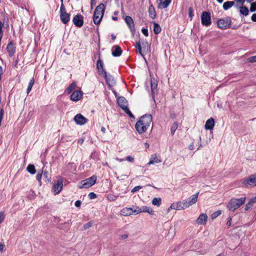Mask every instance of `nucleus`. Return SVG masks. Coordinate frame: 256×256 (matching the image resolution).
<instances>
[{
  "label": "nucleus",
  "mask_w": 256,
  "mask_h": 256,
  "mask_svg": "<svg viewBox=\"0 0 256 256\" xmlns=\"http://www.w3.org/2000/svg\"><path fill=\"white\" fill-rule=\"evenodd\" d=\"M153 127L152 116L150 114H145L140 118L136 124L135 128H148Z\"/></svg>",
  "instance_id": "f257e3e1"
},
{
  "label": "nucleus",
  "mask_w": 256,
  "mask_h": 256,
  "mask_svg": "<svg viewBox=\"0 0 256 256\" xmlns=\"http://www.w3.org/2000/svg\"><path fill=\"white\" fill-rule=\"evenodd\" d=\"M246 200V197L240 198H232L228 202L227 207L230 210L234 212L242 205L245 202Z\"/></svg>",
  "instance_id": "f03ea898"
},
{
  "label": "nucleus",
  "mask_w": 256,
  "mask_h": 256,
  "mask_svg": "<svg viewBox=\"0 0 256 256\" xmlns=\"http://www.w3.org/2000/svg\"><path fill=\"white\" fill-rule=\"evenodd\" d=\"M136 48L137 52L144 57V53L148 52L150 46L146 40L142 39L136 42Z\"/></svg>",
  "instance_id": "7ed1b4c3"
},
{
  "label": "nucleus",
  "mask_w": 256,
  "mask_h": 256,
  "mask_svg": "<svg viewBox=\"0 0 256 256\" xmlns=\"http://www.w3.org/2000/svg\"><path fill=\"white\" fill-rule=\"evenodd\" d=\"M104 10V5L103 4H100L96 8L93 16L94 22L96 24L100 23L103 16Z\"/></svg>",
  "instance_id": "20e7f679"
},
{
  "label": "nucleus",
  "mask_w": 256,
  "mask_h": 256,
  "mask_svg": "<svg viewBox=\"0 0 256 256\" xmlns=\"http://www.w3.org/2000/svg\"><path fill=\"white\" fill-rule=\"evenodd\" d=\"M118 106L127 114L130 118H134V115L128 108V101L123 96L119 97L118 100Z\"/></svg>",
  "instance_id": "39448f33"
},
{
  "label": "nucleus",
  "mask_w": 256,
  "mask_h": 256,
  "mask_svg": "<svg viewBox=\"0 0 256 256\" xmlns=\"http://www.w3.org/2000/svg\"><path fill=\"white\" fill-rule=\"evenodd\" d=\"M96 176H92L80 182V184L78 186L80 188H88L96 184Z\"/></svg>",
  "instance_id": "423d86ee"
},
{
  "label": "nucleus",
  "mask_w": 256,
  "mask_h": 256,
  "mask_svg": "<svg viewBox=\"0 0 256 256\" xmlns=\"http://www.w3.org/2000/svg\"><path fill=\"white\" fill-rule=\"evenodd\" d=\"M60 18L62 22L64 24H67L70 20V14L66 12L64 4H62L60 5Z\"/></svg>",
  "instance_id": "0eeeda50"
},
{
  "label": "nucleus",
  "mask_w": 256,
  "mask_h": 256,
  "mask_svg": "<svg viewBox=\"0 0 256 256\" xmlns=\"http://www.w3.org/2000/svg\"><path fill=\"white\" fill-rule=\"evenodd\" d=\"M201 22L203 26H208L212 24L210 14L209 12H204L201 15Z\"/></svg>",
  "instance_id": "6e6552de"
},
{
  "label": "nucleus",
  "mask_w": 256,
  "mask_h": 256,
  "mask_svg": "<svg viewBox=\"0 0 256 256\" xmlns=\"http://www.w3.org/2000/svg\"><path fill=\"white\" fill-rule=\"evenodd\" d=\"M242 184L245 187L256 186V176L254 174L250 176L248 178H244L242 182Z\"/></svg>",
  "instance_id": "1a4fd4ad"
},
{
  "label": "nucleus",
  "mask_w": 256,
  "mask_h": 256,
  "mask_svg": "<svg viewBox=\"0 0 256 256\" xmlns=\"http://www.w3.org/2000/svg\"><path fill=\"white\" fill-rule=\"evenodd\" d=\"M218 26L221 29H226L231 24V20L229 18H221L218 21Z\"/></svg>",
  "instance_id": "9d476101"
},
{
  "label": "nucleus",
  "mask_w": 256,
  "mask_h": 256,
  "mask_svg": "<svg viewBox=\"0 0 256 256\" xmlns=\"http://www.w3.org/2000/svg\"><path fill=\"white\" fill-rule=\"evenodd\" d=\"M63 186V182L60 179L57 180L56 183L54 184L52 186V190L55 194H59L62 190Z\"/></svg>",
  "instance_id": "9b49d317"
},
{
  "label": "nucleus",
  "mask_w": 256,
  "mask_h": 256,
  "mask_svg": "<svg viewBox=\"0 0 256 256\" xmlns=\"http://www.w3.org/2000/svg\"><path fill=\"white\" fill-rule=\"evenodd\" d=\"M72 22L77 27H81L84 24L83 16L80 14L75 16L72 19Z\"/></svg>",
  "instance_id": "f8f14e48"
},
{
  "label": "nucleus",
  "mask_w": 256,
  "mask_h": 256,
  "mask_svg": "<svg viewBox=\"0 0 256 256\" xmlns=\"http://www.w3.org/2000/svg\"><path fill=\"white\" fill-rule=\"evenodd\" d=\"M74 120L77 124L82 125L87 122V119L80 114H77L74 118Z\"/></svg>",
  "instance_id": "ddd939ff"
},
{
  "label": "nucleus",
  "mask_w": 256,
  "mask_h": 256,
  "mask_svg": "<svg viewBox=\"0 0 256 256\" xmlns=\"http://www.w3.org/2000/svg\"><path fill=\"white\" fill-rule=\"evenodd\" d=\"M82 92L80 90H75L71 94L70 100L72 101L77 102L82 98Z\"/></svg>",
  "instance_id": "4468645a"
},
{
  "label": "nucleus",
  "mask_w": 256,
  "mask_h": 256,
  "mask_svg": "<svg viewBox=\"0 0 256 256\" xmlns=\"http://www.w3.org/2000/svg\"><path fill=\"white\" fill-rule=\"evenodd\" d=\"M125 22L130 28L132 32L134 33L135 32L134 25V20L130 16H126L125 18Z\"/></svg>",
  "instance_id": "2eb2a0df"
},
{
  "label": "nucleus",
  "mask_w": 256,
  "mask_h": 256,
  "mask_svg": "<svg viewBox=\"0 0 256 256\" xmlns=\"http://www.w3.org/2000/svg\"><path fill=\"white\" fill-rule=\"evenodd\" d=\"M104 77L105 78L106 84L110 86H113L115 84V81L113 77L110 75H108L106 72H104Z\"/></svg>",
  "instance_id": "dca6fc26"
},
{
  "label": "nucleus",
  "mask_w": 256,
  "mask_h": 256,
  "mask_svg": "<svg viewBox=\"0 0 256 256\" xmlns=\"http://www.w3.org/2000/svg\"><path fill=\"white\" fill-rule=\"evenodd\" d=\"M208 216L206 214H202L197 218L196 222L198 224H205L207 222Z\"/></svg>",
  "instance_id": "f3484780"
},
{
  "label": "nucleus",
  "mask_w": 256,
  "mask_h": 256,
  "mask_svg": "<svg viewBox=\"0 0 256 256\" xmlns=\"http://www.w3.org/2000/svg\"><path fill=\"white\" fill-rule=\"evenodd\" d=\"M112 56L115 57L119 56L122 54V50L118 46H112Z\"/></svg>",
  "instance_id": "a211bd4d"
},
{
  "label": "nucleus",
  "mask_w": 256,
  "mask_h": 256,
  "mask_svg": "<svg viewBox=\"0 0 256 256\" xmlns=\"http://www.w3.org/2000/svg\"><path fill=\"white\" fill-rule=\"evenodd\" d=\"M198 194L199 192H198L186 200L187 204L188 205V208L196 202Z\"/></svg>",
  "instance_id": "6ab92c4d"
},
{
  "label": "nucleus",
  "mask_w": 256,
  "mask_h": 256,
  "mask_svg": "<svg viewBox=\"0 0 256 256\" xmlns=\"http://www.w3.org/2000/svg\"><path fill=\"white\" fill-rule=\"evenodd\" d=\"M158 8H166L168 6L172 0H158Z\"/></svg>",
  "instance_id": "aec40b11"
},
{
  "label": "nucleus",
  "mask_w": 256,
  "mask_h": 256,
  "mask_svg": "<svg viewBox=\"0 0 256 256\" xmlns=\"http://www.w3.org/2000/svg\"><path fill=\"white\" fill-rule=\"evenodd\" d=\"M157 86L158 84L156 81L154 80L151 81V90H152V96L153 100H154V95L157 94Z\"/></svg>",
  "instance_id": "412c9836"
},
{
  "label": "nucleus",
  "mask_w": 256,
  "mask_h": 256,
  "mask_svg": "<svg viewBox=\"0 0 256 256\" xmlns=\"http://www.w3.org/2000/svg\"><path fill=\"white\" fill-rule=\"evenodd\" d=\"M7 51L9 54L10 56H12L15 52V48L14 47L13 44L10 42L8 44L6 47Z\"/></svg>",
  "instance_id": "4be33fe9"
},
{
  "label": "nucleus",
  "mask_w": 256,
  "mask_h": 256,
  "mask_svg": "<svg viewBox=\"0 0 256 256\" xmlns=\"http://www.w3.org/2000/svg\"><path fill=\"white\" fill-rule=\"evenodd\" d=\"M103 66L104 64L102 62L100 59L98 60L96 63V68L100 74H104V72H106Z\"/></svg>",
  "instance_id": "5701e85b"
},
{
  "label": "nucleus",
  "mask_w": 256,
  "mask_h": 256,
  "mask_svg": "<svg viewBox=\"0 0 256 256\" xmlns=\"http://www.w3.org/2000/svg\"><path fill=\"white\" fill-rule=\"evenodd\" d=\"M162 161L158 159L156 154H152L150 156V159L148 164H154L156 163H160Z\"/></svg>",
  "instance_id": "b1692460"
},
{
  "label": "nucleus",
  "mask_w": 256,
  "mask_h": 256,
  "mask_svg": "<svg viewBox=\"0 0 256 256\" xmlns=\"http://www.w3.org/2000/svg\"><path fill=\"white\" fill-rule=\"evenodd\" d=\"M214 125V119L212 118H209L205 124L204 128H213Z\"/></svg>",
  "instance_id": "393cba45"
},
{
  "label": "nucleus",
  "mask_w": 256,
  "mask_h": 256,
  "mask_svg": "<svg viewBox=\"0 0 256 256\" xmlns=\"http://www.w3.org/2000/svg\"><path fill=\"white\" fill-rule=\"evenodd\" d=\"M178 210H184L188 208L186 200H184L182 202H176Z\"/></svg>",
  "instance_id": "a878e982"
},
{
  "label": "nucleus",
  "mask_w": 256,
  "mask_h": 256,
  "mask_svg": "<svg viewBox=\"0 0 256 256\" xmlns=\"http://www.w3.org/2000/svg\"><path fill=\"white\" fill-rule=\"evenodd\" d=\"M138 211L142 212H146L152 215L154 214V210L146 206H142V208H139Z\"/></svg>",
  "instance_id": "bb28decb"
},
{
  "label": "nucleus",
  "mask_w": 256,
  "mask_h": 256,
  "mask_svg": "<svg viewBox=\"0 0 256 256\" xmlns=\"http://www.w3.org/2000/svg\"><path fill=\"white\" fill-rule=\"evenodd\" d=\"M148 14H149L150 16L152 19L155 18L156 16V11H155L154 8V6L152 4H151L149 6Z\"/></svg>",
  "instance_id": "cd10ccee"
},
{
  "label": "nucleus",
  "mask_w": 256,
  "mask_h": 256,
  "mask_svg": "<svg viewBox=\"0 0 256 256\" xmlns=\"http://www.w3.org/2000/svg\"><path fill=\"white\" fill-rule=\"evenodd\" d=\"M122 214L125 216L131 215L133 214V210L132 208H126L122 210Z\"/></svg>",
  "instance_id": "c85d7f7f"
},
{
  "label": "nucleus",
  "mask_w": 256,
  "mask_h": 256,
  "mask_svg": "<svg viewBox=\"0 0 256 256\" xmlns=\"http://www.w3.org/2000/svg\"><path fill=\"white\" fill-rule=\"evenodd\" d=\"M26 170L28 172H30L32 174H34L36 172V170L35 168V166L34 164H29Z\"/></svg>",
  "instance_id": "c756f323"
},
{
  "label": "nucleus",
  "mask_w": 256,
  "mask_h": 256,
  "mask_svg": "<svg viewBox=\"0 0 256 256\" xmlns=\"http://www.w3.org/2000/svg\"><path fill=\"white\" fill-rule=\"evenodd\" d=\"M234 4V2L232 1L225 2L223 4V8L224 10H228L230 8H232Z\"/></svg>",
  "instance_id": "7c9ffc66"
},
{
  "label": "nucleus",
  "mask_w": 256,
  "mask_h": 256,
  "mask_svg": "<svg viewBox=\"0 0 256 256\" xmlns=\"http://www.w3.org/2000/svg\"><path fill=\"white\" fill-rule=\"evenodd\" d=\"M76 82H73L72 83L66 88V90L68 94H69L71 93L72 92V90H74L76 88Z\"/></svg>",
  "instance_id": "2f4dec72"
},
{
  "label": "nucleus",
  "mask_w": 256,
  "mask_h": 256,
  "mask_svg": "<svg viewBox=\"0 0 256 256\" xmlns=\"http://www.w3.org/2000/svg\"><path fill=\"white\" fill-rule=\"evenodd\" d=\"M154 32L156 34H158L161 32L160 26L155 22H154Z\"/></svg>",
  "instance_id": "473e14b6"
},
{
  "label": "nucleus",
  "mask_w": 256,
  "mask_h": 256,
  "mask_svg": "<svg viewBox=\"0 0 256 256\" xmlns=\"http://www.w3.org/2000/svg\"><path fill=\"white\" fill-rule=\"evenodd\" d=\"M248 12H249L246 6H242L240 8V14L246 16L248 14Z\"/></svg>",
  "instance_id": "72a5a7b5"
},
{
  "label": "nucleus",
  "mask_w": 256,
  "mask_h": 256,
  "mask_svg": "<svg viewBox=\"0 0 256 256\" xmlns=\"http://www.w3.org/2000/svg\"><path fill=\"white\" fill-rule=\"evenodd\" d=\"M34 79L32 78L30 81L28 88H27V90H26L27 95H28L29 94V93L31 91L32 87L34 84Z\"/></svg>",
  "instance_id": "f704fd0d"
},
{
  "label": "nucleus",
  "mask_w": 256,
  "mask_h": 256,
  "mask_svg": "<svg viewBox=\"0 0 256 256\" xmlns=\"http://www.w3.org/2000/svg\"><path fill=\"white\" fill-rule=\"evenodd\" d=\"M162 199L160 198H154L152 200L154 205L160 206L161 204Z\"/></svg>",
  "instance_id": "c9c22d12"
},
{
  "label": "nucleus",
  "mask_w": 256,
  "mask_h": 256,
  "mask_svg": "<svg viewBox=\"0 0 256 256\" xmlns=\"http://www.w3.org/2000/svg\"><path fill=\"white\" fill-rule=\"evenodd\" d=\"M254 203V202H253L252 200L251 199L250 201L246 204L245 207V210H248L252 206Z\"/></svg>",
  "instance_id": "e433bc0d"
},
{
  "label": "nucleus",
  "mask_w": 256,
  "mask_h": 256,
  "mask_svg": "<svg viewBox=\"0 0 256 256\" xmlns=\"http://www.w3.org/2000/svg\"><path fill=\"white\" fill-rule=\"evenodd\" d=\"M212 128H210V129H205V130L204 132V133L206 134H208V133H209V137H208V138L209 139H210L211 138H212Z\"/></svg>",
  "instance_id": "4c0bfd02"
},
{
  "label": "nucleus",
  "mask_w": 256,
  "mask_h": 256,
  "mask_svg": "<svg viewBox=\"0 0 256 256\" xmlns=\"http://www.w3.org/2000/svg\"><path fill=\"white\" fill-rule=\"evenodd\" d=\"M220 214H221V212L220 210L216 211V212H214L211 216L212 218L214 219V218H216L217 216H218L219 215H220Z\"/></svg>",
  "instance_id": "58836bf2"
},
{
  "label": "nucleus",
  "mask_w": 256,
  "mask_h": 256,
  "mask_svg": "<svg viewBox=\"0 0 256 256\" xmlns=\"http://www.w3.org/2000/svg\"><path fill=\"white\" fill-rule=\"evenodd\" d=\"M142 187L141 186H135L134 188H133L132 190H131V192L132 193H135L136 192L140 190Z\"/></svg>",
  "instance_id": "ea45409f"
},
{
  "label": "nucleus",
  "mask_w": 256,
  "mask_h": 256,
  "mask_svg": "<svg viewBox=\"0 0 256 256\" xmlns=\"http://www.w3.org/2000/svg\"><path fill=\"white\" fill-rule=\"evenodd\" d=\"M188 15H189L190 18V20H192L194 16L193 9L192 7H190L188 8Z\"/></svg>",
  "instance_id": "a19ab883"
},
{
  "label": "nucleus",
  "mask_w": 256,
  "mask_h": 256,
  "mask_svg": "<svg viewBox=\"0 0 256 256\" xmlns=\"http://www.w3.org/2000/svg\"><path fill=\"white\" fill-rule=\"evenodd\" d=\"M5 218L4 212H0V224H1L4 220Z\"/></svg>",
  "instance_id": "79ce46f5"
},
{
  "label": "nucleus",
  "mask_w": 256,
  "mask_h": 256,
  "mask_svg": "<svg viewBox=\"0 0 256 256\" xmlns=\"http://www.w3.org/2000/svg\"><path fill=\"white\" fill-rule=\"evenodd\" d=\"M250 10L252 12H254L256 11V3H252L250 6Z\"/></svg>",
  "instance_id": "37998d69"
},
{
  "label": "nucleus",
  "mask_w": 256,
  "mask_h": 256,
  "mask_svg": "<svg viewBox=\"0 0 256 256\" xmlns=\"http://www.w3.org/2000/svg\"><path fill=\"white\" fill-rule=\"evenodd\" d=\"M248 60L250 62H256V56H252L248 58Z\"/></svg>",
  "instance_id": "c03bdc74"
},
{
  "label": "nucleus",
  "mask_w": 256,
  "mask_h": 256,
  "mask_svg": "<svg viewBox=\"0 0 256 256\" xmlns=\"http://www.w3.org/2000/svg\"><path fill=\"white\" fill-rule=\"evenodd\" d=\"M92 222H90L84 226V228L85 230L88 229L92 226Z\"/></svg>",
  "instance_id": "a18cd8bd"
},
{
  "label": "nucleus",
  "mask_w": 256,
  "mask_h": 256,
  "mask_svg": "<svg viewBox=\"0 0 256 256\" xmlns=\"http://www.w3.org/2000/svg\"><path fill=\"white\" fill-rule=\"evenodd\" d=\"M88 197L90 199H94L96 197V195L95 193L92 192L88 194Z\"/></svg>",
  "instance_id": "49530a36"
},
{
  "label": "nucleus",
  "mask_w": 256,
  "mask_h": 256,
  "mask_svg": "<svg viewBox=\"0 0 256 256\" xmlns=\"http://www.w3.org/2000/svg\"><path fill=\"white\" fill-rule=\"evenodd\" d=\"M170 208L172 210H178L176 202L172 204L170 206Z\"/></svg>",
  "instance_id": "de8ad7c7"
},
{
  "label": "nucleus",
  "mask_w": 256,
  "mask_h": 256,
  "mask_svg": "<svg viewBox=\"0 0 256 256\" xmlns=\"http://www.w3.org/2000/svg\"><path fill=\"white\" fill-rule=\"evenodd\" d=\"M126 160L129 162H132L134 161V158L132 157L131 156H126Z\"/></svg>",
  "instance_id": "09e8293b"
},
{
  "label": "nucleus",
  "mask_w": 256,
  "mask_h": 256,
  "mask_svg": "<svg viewBox=\"0 0 256 256\" xmlns=\"http://www.w3.org/2000/svg\"><path fill=\"white\" fill-rule=\"evenodd\" d=\"M142 34L145 36H148V30L147 29H146V28H142Z\"/></svg>",
  "instance_id": "8fccbe9b"
},
{
  "label": "nucleus",
  "mask_w": 256,
  "mask_h": 256,
  "mask_svg": "<svg viewBox=\"0 0 256 256\" xmlns=\"http://www.w3.org/2000/svg\"><path fill=\"white\" fill-rule=\"evenodd\" d=\"M81 204H82V202L80 200H76L75 203H74V205L76 207H80V205H81Z\"/></svg>",
  "instance_id": "3c124183"
},
{
  "label": "nucleus",
  "mask_w": 256,
  "mask_h": 256,
  "mask_svg": "<svg viewBox=\"0 0 256 256\" xmlns=\"http://www.w3.org/2000/svg\"><path fill=\"white\" fill-rule=\"evenodd\" d=\"M42 176V174L38 173L36 176V178L38 181L40 182L41 180Z\"/></svg>",
  "instance_id": "603ef678"
},
{
  "label": "nucleus",
  "mask_w": 256,
  "mask_h": 256,
  "mask_svg": "<svg viewBox=\"0 0 256 256\" xmlns=\"http://www.w3.org/2000/svg\"><path fill=\"white\" fill-rule=\"evenodd\" d=\"M138 132L140 134H142L146 132V129H136Z\"/></svg>",
  "instance_id": "864d4df0"
},
{
  "label": "nucleus",
  "mask_w": 256,
  "mask_h": 256,
  "mask_svg": "<svg viewBox=\"0 0 256 256\" xmlns=\"http://www.w3.org/2000/svg\"><path fill=\"white\" fill-rule=\"evenodd\" d=\"M2 26H3V24L0 21V37H1V38H2Z\"/></svg>",
  "instance_id": "5fc2aeb1"
},
{
  "label": "nucleus",
  "mask_w": 256,
  "mask_h": 256,
  "mask_svg": "<svg viewBox=\"0 0 256 256\" xmlns=\"http://www.w3.org/2000/svg\"><path fill=\"white\" fill-rule=\"evenodd\" d=\"M251 19L253 22H256V14H254L252 15Z\"/></svg>",
  "instance_id": "6e6d98bb"
},
{
  "label": "nucleus",
  "mask_w": 256,
  "mask_h": 256,
  "mask_svg": "<svg viewBox=\"0 0 256 256\" xmlns=\"http://www.w3.org/2000/svg\"><path fill=\"white\" fill-rule=\"evenodd\" d=\"M128 238V234H122L120 236L121 239H126Z\"/></svg>",
  "instance_id": "4d7b16f0"
},
{
  "label": "nucleus",
  "mask_w": 256,
  "mask_h": 256,
  "mask_svg": "<svg viewBox=\"0 0 256 256\" xmlns=\"http://www.w3.org/2000/svg\"><path fill=\"white\" fill-rule=\"evenodd\" d=\"M4 247V244L2 243H0V251H3Z\"/></svg>",
  "instance_id": "13d9d810"
},
{
  "label": "nucleus",
  "mask_w": 256,
  "mask_h": 256,
  "mask_svg": "<svg viewBox=\"0 0 256 256\" xmlns=\"http://www.w3.org/2000/svg\"><path fill=\"white\" fill-rule=\"evenodd\" d=\"M231 222H232V218H229L228 220V222H226V224L228 226H230L231 225V224H232Z\"/></svg>",
  "instance_id": "bf43d9fd"
},
{
  "label": "nucleus",
  "mask_w": 256,
  "mask_h": 256,
  "mask_svg": "<svg viewBox=\"0 0 256 256\" xmlns=\"http://www.w3.org/2000/svg\"><path fill=\"white\" fill-rule=\"evenodd\" d=\"M188 148L190 150H192L194 149L193 142L189 146Z\"/></svg>",
  "instance_id": "052dcab7"
},
{
  "label": "nucleus",
  "mask_w": 256,
  "mask_h": 256,
  "mask_svg": "<svg viewBox=\"0 0 256 256\" xmlns=\"http://www.w3.org/2000/svg\"><path fill=\"white\" fill-rule=\"evenodd\" d=\"M236 2H240L242 4L246 0H234Z\"/></svg>",
  "instance_id": "680f3d73"
},
{
  "label": "nucleus",
  "mask_w": 256,
  "mask_h": 256,
  "mask_svg": "<svg viewBox=\"0 0 256 256\" xmlns=\"http://www.w3.org/2000/svg\"><path fill=\"white\" fill-rule=\"evenodd\" d=\"M138 208H138L136 210H133V213H136L138 214V213L142 212L138 211Z\"/></svg>",
  "instance_id": "e2e57ef3"
},
{
  "label": "nucleus",
  "mask_w": 256,
  "mask_h": 256,
  "mask_svg": "<svg viewBox=\"0 0 256 256\" xmlns=\"http://www.w3.org/2000/svg\"><path fill=\"white\" fill-rule=\"evenodd\" d=\"M84 142V139L81 138L78 140V143L82 144Z\"/></svg>",
  "instance_id": "0e129e2a"
},
{
  "label": "nucleus",
  "mask_w": 256,
  "mask_h": 256,
  "mask_svg": "<svg viewBox=\"0 0 256 256\" xmlns=\"http://www.w3.org/2000/svg\"><path fill=\"white\" fill-rule=\"evenodd\" d=\"M116 160L120 162H123L125 160V159H124V158H116Z\"/></svg>",
  "instance_id": "69168bd1"
},
{
  "label": "nucleus",
  "mask_w": 256,
  "mask_h": 256,
  "mask_svg": "<svg viewBox=\"0 0 256 256\" xmlns=\"http://www.w3.org/2000/svg\"><path fill=\"white\" fill-rule=\"evenodd\" d=\"M176 130V129H172V130H171V134H172V135L174 134Z\"/></svg>",
  "instance_id": "338daca9"
},
{
  "label": "nucleus",
  "mask_w": 256,
  "mask_h": 256,
  "mask_svg": "<svg viewBox=\"0 0 256 256\" xmlns=\"http://www.w3.org/2000/svg\"><path fill=\"white\" fill-rule=\"evenodd\" d=\"M252 201L254 202H256V196L252 198Z\"/></svg>",
  "instance_id": "774afa93"
}]
</instances>
